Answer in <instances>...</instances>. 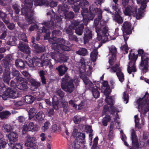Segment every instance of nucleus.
Returning <instances> with one entry per match:
<instances>
[{"label":"nucleus","instance_id":"obj_4","mask_svg":"<svg viewBox=\"0 0 149 149\" xmlns=\"http://www.w3.org/2000/svg\"><path fill=\"white\" fill-rule=\"evenodd\" d=\"M105 101L110 106H108L107 105L104 106L103 110V113L105 114L107 112H109L111 114L113 115L116 111H117L118 112H119L118 109V107L113 106L115 103L114 100L111 96L106 97Z\"/></svg>","mask_w":149,"mask_h":149},{"label":"nucleus","instance_id":"obj_25","mask_svg":"<svg viewBox=\"0 0 149 149\" xmlns=\"http://www.w3.org/2000/svg\"><path fill=\"white\" fill-rule=\"evenodd\" d=\"M6 91L8 93V96L9 97L15 98L18 97L19 96V93L17 92L12 90L10 88H8Z\"/></svg>","mask_w":149,"mask_h":149},{"label":"nucleus","instance_id":"obj_45","mask_svg":"<svg viewBox=\"0 0 149 149\" xmlns=\"http://www.w3.org/2000/svg\"><path fill=\"white\" fill-rule=\"evenodd\" d=\"M119 81L121 83L123 82L125 80V76L123 73L121 71L116 73Z\"/></svg>","mask_w":149,"mask_h":149},{"label":"nucleus","instance_id":"obj_51","mask_svg":"<svg viewBox=\"0 0 149 149\" xmlns=\"http://www.w3.org/2000/svg\"><path fill=\"white\" fill-rule=\"evenodd\" d=\"M110 52L111 53L112 56H114L116 58V54L117 53V49L115 46H111L109 48Z\"/></svg>","mask_w":149,"mask_h":149},{"label":"nucleus","instance_id":"obj_17","mask_svg":"<svg viewBox=\"0 0 149 149\" xmlns=\"http://www.w3.org/2000/svg\"><path fill=\"white\" fill-rule=\"evenodd\" d=\"M84 36L83 37L84 44H86L92 38V31L88 29H86L84 32Z\"/></svg>","mask_w":149,"mask_h":149},{"label":"nucleus","instance_id":"obj_33","mask_svg":"<svg viewBox=\"0 0 149 149\" xmlns=\"http://www.w3.org/2000/svg\"><path fill=\"white\" fill-rule=\"evenodd\" d=\"M13 130L11 126L8 124H4L2 126V130L5 133H8Z\"/></svg>","mask_w":149,"mask_h":149},{"label":"nucleus","instance_id":"obj_49","mask_svg":"<svg viewBox=\"0 0 149 149\" xmlns=\"http://www.w3.org/2000/svg\"><path fill=\"white\" fill-rule=\"evenodd\" d=\"M22 1L25 4V6L32 8L33 0H22Z\"/></svg>","mask_w":149,"mask_h":149},{"label":"nucleus","instance_id":"obj_2","mask_svg":"<svg viewBox=\"0 0 149 149\" xmlns=\"http://www.w3.org/2000/svg\"><path fill=\"white\" fill-rule=\"evenodd\" d=\"M138 55L141 56V61L139 68L143 73H146L148 71L149 54L145 53L144 50L141 49H138Z\"/></svg>","mask_w":149,"mask_h":149},{"label":"nucleus","instance_id":"obj_10","mask_svg":"<svg viewBox=\"0 0 149 149\" xmlns=\"http://www.w3.org/2000/svg\"><path fill=\"white\" fill-rule=\"evenodd\" d=\"M131 24L130 22L127 21L124 22L122 27L124 38H129V35L131 34L132 31L131 30Z\"/></svg>","mask_w":149,"mask_h":149},{"label":"nucleus","instance_id":"obj_64","mask_svg":"<svg viewBox=\"0 0 149 149\" xmlns=\"http://www.w3.org/2000/svg\"><path fill=\"white\" fill-rule=\"evenodd\" d=\"M50 55L52 58L54 59L55 61H58V54L52 52L50 53Z\"/></svg>","mask_w":149,"mask_h":149},{"label":"nucleus","instance_id":"obj_60","mask_svg":"<svg viewBox=\"0 0 149 149\" xmlns=\"http://www.w3.org/2000/svg\"><path fill=\"white\" fill-rule=\"evenodd\" d=\"M62 104L63 111L65 113H66L68 111V103L67 102H63Z\"/></svg>","mask_w":149,"mask_h":149},{"label":"nucleus","instance_id":"obj_39","mask_svg":"<svg viewBox=\"0 0 149 149\" xmlns=\"http://www.w3.org/2000/svg\"><path fill=\"white\" fill-rule=\"evenodd\" d=\"M45 117V115L42 111L38 112L36 116V118L38 121L43 120Z\"/></svg>","mask_w":149,"mask_h":149},{"label":"nucleus","instance_id":"obj_57","mask_svg":"<svg viewBox=\"0 0 149 149\" xmlns=\"http://www.w3.org/2000/svg\"><path fill=\"white\" fill-rule=\"evenodd\" d=\"M58 10H61L62 11L63 13H64V12L67 11L66 9L68 8V6L67 4L63 3L61 5L58 6Z\"/></svg>","mask_w":149,"mask_h":149},{"label":"nucleus","instance_id":"obj_13","mask_svg":"<svg viewBox=\"0 0 149 149\" xmlns=\"http://www.w3.org/2000/svg\"><path fill=\"white\" fill-rule=\"evenodd\" d=\"M81 22V21H79L78 19L75 20V33L79 36L82 35L84 31V24H85L84 23L80 24L77 28V26H78Z\"/></svg>","mask_w":149,"mask_h":149},{"label":"nucleus","instance_id":"obj_37","mask_svg":"<svg viewBox=\"0 0 149 149\" xmlns=\"http://www.w3.org/2000/svg\"><path fill=\"white\" fill-rule=\"evenodd\" d=\"M42 32L46 33L45 35H44V39L47 40L49 38L50 35V33L49 29H46L45 26L42 27L41 29Z\"/></svg>","mask_w":149,"mask_h":149},{"label":"nucleus","instance_id":"obj_32","mask_svg":"<svg viewBox=\"0 0 149 149\" xmlns=\"http://www.w3.org/2000/svg\"><path fill=\"white\" fill-rule=\"evenodd\" d=\"M11 113L8 111L0 112V118L2 119H6L11 115Z\"/></svg>","mask_w":149,"mask_h":149},{"label":"nucleus","instance_id":"obj_26","mask_svg":"<svg viewBox=\"0 0 149 149\" xmlns=\"http://www.w3.org/2000/svg\"><path fill=\"white\" fill-rule=\"evenodd\" d=\"M68 68L66 66L61 65L58 66L56 69L59 72V74L60 76H62L68 70Z\"/></svg>","mask_w":149,"mask_h":149},{"label":"nucleus","instance_id":"obj_9","mask_svg":"<svg viewBox=\"0 0 149 149\" xmlns=\"http://www.w3.org/2000/svg\"><path fill=\"white\" fill-rule=\"evenodd\" d=\"M108 27H104L103 28L102 31H100L99 32L97 33V39L98 40H101L103 43H105L108 40Z\"/></svg>","mask_w":149,"mask_h":149},{"label":"nucleus","instance_id":"obj_1","mask_svg":"<svg viewBox=\"0 0 149 149\" xmlns=\"http://www.w3.org/2000/svg\"><path fill=\"white\" fill-rule=\"evenodd\" d=\"M79 65L81 66L79 68L80 78L85 84L86 88L92 91L95 88L93 84L89 80L87 75L85 74V73H86V65L85 63H79Z\"/></svg>","mask_w":149,"mask_h":149},{"label":"nucleus","instance_id":"obj_22","mask_svg":"<svg viewBox=\"0 0 149 149\" xmlns=\"http://www.w3.org/2000/svg\"><path fill=\"white\" fill-rule=\"evenodd\" d=\"M47 15L50 17L51 18L50 21L44 22L42 24L47 28H52L54 25V22L53 21L54 19V17H53L52 15L49 13H47Z\"/></svg>","mask_w":149,"mask_h":149},{"label":"nucleus","instance_id":"obj_23","mask_svg":"<svg viewBox=\"0 0 149 149\" xmlns=\"http://www.w3.org/2000/svg\"><path fill=\"white\" fill-rule=\"evenodd\" d=\"M85 137L84 133H81L75 139V142L83 145L85 143Z\"/></svg>","mask_w":149,"mask_h":149},{"label":"nucleus","instance_id":"obj_7","mask_svg":"<svg viewBox=\"0 0 149 149\" xmlns=\"http://www.w3.org/2000/svg\"><path fill=\"white\" fill-rule=\"evenodd\" d=\"M21 15L25 16L26 20L29 24L33 22L34 12L33 9L24 6L21 8Z\"/></svg>","mask_w":149,"mask_h":149},{"label":"nucleus","instance_id":"obj_62","mask_svg":"<svg viewBox=\"0 0 149 149\" xmlns=\"http://www.w3.org/2000/svg\"><path fill=\"white\" fill-rule=\"evenodd\" d=\"M11 74L13 76L15 77L20 75V72L18 70L15 68H13L12 70Z\"/></svg>","mask_w":149,"mask_h":149},{"label":"nucleus","instance_id":"obj_30","mask_svg":"<svg viewBox=\"0 0 149 149\" xmlns=\"http://www.w3.org/2000/svg\"><path fill=\"white\" fill-rule=\"evenodd\" d=\"M77 54L81 56H84L88 54L87 49L84 48H80L79 50L76 52Z\"/></svg>","mask_w":149,"mask_h":149},{"label":"nucleus","instance_id":"obj_8","mask_svg":"<svg viewBox=\"0 0 149 149\" xmlns=\"http://www.w3.org/2000/svg\"><path fill=\"white\" fill-rule=\"evenodd\" d=\"M96 10L95 8L93 6H90L89 8V11L86 14L83 15V19H84L83 23L86 25H87L89 20H93L95 15Z\"/></svg>","mask_w":149,"mask_h":149},{"label":"nucleus","instance_id":"obj_50","mask_svg":"<svg viewBox=\"0 0 149 149\" xmlns=\"http://www.w3.org/2000/svg\"><path fill=\"white\" fill-rule=\"evenodd\" d=\"M12 7L15 13L17 14H18L21 9L20 6L17 4L15 3L13 4Z\"/></svg>","mask_w":149,"mask_h":149},{"label":"nucleus","instance_id":"obj_19","mask_svg":"<svg viewBox=\"0 0 149 149\" xmlns=\"http://www.w3.org/2000/svg\"><path fill=\"white\" fill-rule=\"evenodd\" d=\"M132 138V145L137 148H138L139 146V143L138 141L137 136H136L135 131L134 130H132L131 133Z\"/></svg>","mask_w":149,"mask_h":149},{"label":"nucleus","instance_id":"obj_21","mask_svg":"<svg viewBox=\"0 0 149 149\" xmlns=\"http://www.w3.org/2000/svg\"><path fill=\"white\" fill-rule=\"evenodd\" d=\"M9 141L12 143V142H16L17 141L18 137L17 134L13 132H11L9 134L6 135Z\"/></svg>","mask_w":149,"mask_h":149},{"label":"nucleus","instance_id":"obj_59","mask_svg":"<svg viewBox=\"0 0 149 149\" xmlns=\"http://www.w3.org/2000/svg\"><path fill=\"white\" fill-rule=\"evenodd\" d=\"M96 10V12L97 15L98 19L101 20L102 17V11L101 9H100L98 8H95Z\"/></svg>","mask_w":149,"mask_h":149},{"label":"nucleus","instance_id":"obj_35","mask_svg":"<svg viewBox=\"0 0 149 149\" xmlns=\"http://www.w3.org/2000/svg\"><path fill=\"white\" fill-rule=\"evenodd\" d=\"M29 81L31 84L32 87H33L36 89H37L41 85L40 83L39 82L36 81L35 80L31 78L29 80Z\"/></svg>","mask_w":149,"mask_h":149},{"label":"nucleus","instance_id":"obj_36","mask_svg":"<svg viewBox=\"0 0 149 149\" xmlns=\"http://www.w3.org/2000/svg\"><path fill=\"white\" fill-rule=\"evenodd\" d=\"M111 119V117L109 115H106L102 120V123L103 125L104 126H107V123L110 122Z\"/></svg>","mask_w":149,"mask_h":149},{"label":"nucleus","instance_id":"obj_12","mask_svg":"<svg viewBox=\"0 0 149 149\" xmlns=\"http://www.w3.org/2000/svg\"><path fill=\"white\" fill-rule=\"evenodd\" d=\"M10 73V68H6L3 71L2 75L3 81L8 85L10 84V81L11 79Z\"/></svg>","mask_w":149,"mask_h":149},{"label":"nucleus","instance_id":"obj_58","mask_svg":"<svg viewBox=\"0 0 149 149\" xmlns=\"http://www.w3.org/2000/svg\"><path fill=\"white\" fill-rule=\"evenodd\" d=\"M26 63L29 67L31 68L35 67L34 58L33 59L29 58L28 61H26Z\"/></svg>","mask_w":149,"mask_h":149},{"label":"nucleus","instance_id":"obj_20","mask_svg":"<svg viewBox=\"0 0 149 149\" xmlns=\"http://www.w3.org/2000/svg\"><path fill=\"white\" fill-rule=\"evenodd\" d=\"M131 15H132L134 17H136L137 19H139L143 17V15L141 13H139V9L137 12V8L134 6H132L131 9Z\"/></svg>","mask_w":149,"mask_h":149},{"label":"nucleus","instance_id":"obj_15","mask_svg":"<svg viewBox=\"0 0 149 149\" xmlns=\"http://www.w3.org/2000/svg\"><path fill=\"white\" fill-rule=\"evenodd\" d=\"M115 11L113 17V19L118 24H121L123 22V19L120 14L121 13L120 9L113 10Z\"/></svg>","mask_w":149,"mask_h":149},{"label":"nucleus","instance_id":"obj_54","mask_svg":"<svg viewBox=\"0 0 149 149\" xmlns=\"http://www.w3.org/2000/svg\"><path fill=\"white\" fill-rule=\"evenodd\" d=\"M27 126L29 128V131H31L32 130L35 131H37L38 130V128L37 127H34V124L32 122L30 123Z\"/></svg>","mask_w":149,"mask_h":149},{"label":"nucleus","instance_id":"obj_47","mask_svg":"<svg viewBox=\"0 0 149 149\" xmlns=\"http://www.w3.org/2000/svg\"><path fill=\"white\" fill-rule=\"evenodd\" d=\"M98 88H99L96 87L91 91L93 95L95 98H97L100 96V92L98 90Z\"/></svg>","mask_w":149,"mask_h":149},{"label":"nucleus","instance_id":"obj_28","mask_svg":"<svg viewBox=\"0 0 149 149\" xmlns=\"http://www.w3.org/2000/svg\"><path fill=\"white\" fill-rule=\"evenodd\" d=\"M109 68H110L109 71L111 73H116L117 72H119L121 71V68L119 67V65L118 64H116L114 66L111 67L109 66L107 68V69L108 70Z\"/></svg>","mask_w":149,"mask_h":149},{"label":"nucleus","instance_id":"obj_6","mask_svg":"<svg viewBox=\"0 0 149 149\" xmlns=\"http://www.w3.org/2000/svg\"><path fill=\"white\" fill-rule=\"evenodd\" d=\"M132 50H131L128 55L129 61L128 62L127 70L129 74L132 72H135L137 71L136 66V62L138 57V54L135 55L134 53H132Z\"/></svg>","mask_w":149,"mask_h":149},{"label":"nucleus","instance_id":"obj_34","mask_svg":"<svg viewBox=\"0 0 149 149\" xmlns=\"http://www.w3.org/2000/svg\"><path fill=\"white\" fill-rule=\"evenodd\" d=\"M16 87L17 88L20 90L25 91L27 89L28 86L27 84L25 82H23L17 84Z\"/></svg>","mask_w":149,"mask_h":149},{"label":"nucleus","instance_id":"obj_44","mask_svg":"<svg viewBox=\"0 0 149 149\" xmlns=\"http://www.w3.org/2000/svg\"><path fill=\"white\" fill-rule=\"evenodd\" d=\"M98 54V53L97 50L96 49H94L91 53L90 56L93 61H96L97 58V56Z\"/></svg>","mask_w":149,"mask_h":149},{"label":"nucleus","instance_id":"obj_55","mask_svg":"<svg viewBox=\"0 0 149 149\" xmlns=\"http://www.w3.org/2000/svg\"><path fill=\"white\" fill-rule=\"evenodd\" d=\"M131 9L132 6H128L125 8L124 13L126 15L129 16L131 15Z\"/></svg>","mask_w":149,"mask_h":149},{"label":"nucleus","instance_id":"obj_11","mask_svg":"<svg viewBox=\"0 0 149 149\" xmlns=\"http://www.w3.org/2000/svg\"><path fill=\"white\" fill-rule=\"evenodd\" d=\"M0 19L7 24H8L7 27L10 30L14 29L15 25L13 23H9V19L7 17V15L5 13L0 10Z\"/></svg>","mask_w":149,"mask_h":149},{"label":"nucleus","instance_id":"obj_56","mask_svg":"<svg viewBox=\"0 0 149 149\" xmlns=\"http://www.w3.org/2000/svg\"><path fill=\"white\" fill-rule=\"evenodd\" d=\"M55 40H56L59 47L62 45H66L67 44V43L66 42L65 40L63 38H56Z\"/></svg>","mask_w":149,"mask_h":149},{"label":"nucleus","instance_id":"obj_5","mask_svg":"<svg viewBox=\"0 0 149 149\" xmlns=\"http://www.w3.org/2000/svg\"><path fill=\"white\" fill-rule=\"evenodd\" d=\"M149 96L148 92H146L144 96L142 98H140L137 101L139 111L144 115L149 111V104L147 103Z\"/></svg>","mask_w":149,"mask_h":149},{"label":"nucleus","instance_id":"obj_53","mask_svg":"<svg viewBox=\"0 0 149 149\" xmlns=\"http://www.w3.org/2000/svg\"><path fill=\"white\" fill-rule=\"evenodd\" d=\"M50 125V123L48 121L45 122L44 125L41 127V130L43 132H45L49 128Z\"/></svg>","mask_w":149,"mask_h":149},{"label":"nucleus","instance_id":"obj_3","mask_svg":"<svg viewBox=\"0 0 149 149\" xmlns=\"http://www.w3.org/2000/svg\"><path fill=\"white\" fill-rule=\"evenodd\" d=\"M61 87L65 91L72 92L74 87L73 79L68 74H66L61 79Z\"/></svg>","mask_w":149,"mask_h":149},{"label":"nucleus","instance_id":"obj_31","mask_svg":"<svg viewBox=\"0 0 149 149\" xmlns=\"http://www.w3.org/2000/svg\"><path fill=\"white\" fill-rule=\"evenodd\" d=\"M15 65L16 67L21 68H24L25 63L21 59H18L15 61Z\"/></svg>","mask_w":149,"mask_h":149},{"label":"nucleus","instance_id":"obj_41","mask_svg":"<svg viewBox=\"0 0 149 149\" xmlns=\"http://www.w3.org/2000/svg\"><path fill=\"white\" fill-rule=\"evenodd\" d=\"M35 66H37L39 67H41L43 65L42 62L41 60L37 56L34 57Z\"/></svg>","mask_w":149,"mask_h":149},{"label":"nucleus","instance_id":"obj_61","mask_svg":"<svg viewBox=\"0 0 149 149\" xmlns=\"http://www.w3.org/2000/svg\"><path fill=\"white\" fill-rule=\"evenodd\" d=\"M74 28L72 26H69L66 30V33L69 35H72L73 33Z\"/></svg>","mask_w":149,"mask_h":149},{"label":"nucleus","instance_id":"obj_52","mask_svg":"<svg viewBox=\"0 0 149 149\" xmlns=\"http://www.w3.org/2000/svg\"><path fill=\"white\" fill-rule=\"evenodd\" d=\"M113 2H112L111 3V6L112 9L113 10L120 9L119 8V5L117 3L118 0H113Z\"/></svg>","mask_w":149,"mask_h":149},{"label":"nucleus","instance_id":"obj_43","mask_svg":"<svg viewBox=\"0 0 149 149\" xmlns=\"http://www.w3.org/2000/svg\"><path fill=\"white\" fill-rule=\"evenodd\" d=\"M36 109L34 108H32L29 109L28 111L29 115V119H31L37 113Z\"/></svg>","mask_w":149,"mask_h":149},{"label":"nucleus","instance_id":"obj_27","mask_svg":"<svg viewBox=\"0 0 149 149\" xmlns=\"http://www.w3.org/2000/svg\"><path fill=\"white\" fill-rule=\"evenodd\" d=\"M34 2L35 6H48L49 4V1L47 0H35Z\"/></svg>","mask_w":149,"mask_h":149},{"label":"nucleus","instance_id":"obj_18","mask_svg":"<svg viewBox=\"0 0 149 149\" xmlns=\"http://www.w3.org/2000/svg\"><path fill=\"white\" fill-rule=\"evenodd\" d=\"M13 58L11 54H9L5 56V58L2 60V65L5 68H8V66L11 64V62Z\"/></svg>","mask_w":149,"mask_h":149},{"label":"nucleus","instance_id":"obj_42","mask_svg":"<svg viewBox=\"0 0 149 149\" xmlns=\"http://www.w3.org/2000/svg\"><path fill=\"white\" fill-rule=\"evenodd\" d=\"M65 18L67 19H72L74 17V13L72 12L65 11L64 12Z\"/></svg>","mask_w":149,"mask_h":149},{"label":"nucleus","instance_id":"obj_40","mask_svg":"<svg viewBox=\"0 0 149 149\" xmlns=\"http://www.w3.org/2000/svg\"><path fill=\"white\" fill-rule=\"evenodd\" d=\"M101 20L96 18L94 20V25L95 27V31L96 33L99 32L100 30V25L99 22Z\"/></svg>","mask_w":149,"mask_h":149},{"label":"nucleus","instance_id":"obj_63","mask_svg":"<svg viewBox=\"0 0 149 149\" xmlns=\"http://www.w3.org/2000/svg\"><path fill=\"white\" fill-rule=\"evenodd\" d=\"M7 88L5 86V85L3 84H0V93H2L5 92L7 90Z\"/></svg>","mask_w":149,"mask_h":149},{"label":"nucleus","instance_id":"obj_14","mask_svg":"<svg viewBox=\"0 0 149 149\" xmlns=\"http://www.w3.org/2000/svg\"><path fill=\"white\" fill-rule=\"evenodd\" d=\"M18 47L19 50L22 52L28 54L30 53L31 51L28 45L23 42H20Z\"/></svg>","mask_w":149,"mask_h":149},{"label":"nucleus","instance_id":"obj_48","mask_svg":"<svg viewBox=\"0 0 149 149\" xmlns=\"http://www.w3.org/2000/svg\"><path fill=\"white\" fill-rule=\"evenodd\" d=\"M35 100L34 97L31 95H26L25 97V101L28 104H30L32 103Z\"/></svg>","mask_w":149,"mask_h":149},{"label":"nucleus","instance_id":"obj_24","mask_svg":"<svg viewBox=\"0 0 149 149\" xmlns=\"http://www.w3.org/2000/svg\"><path fill=\"white\" fill-rule=\"evenodd\" d=\"M89 4V2L86 0L81 1L79 3V5H75V13L78 12L80 8H82L84 6H87Z\"/></svg>","mask_w":149,"mask_h":149},{"label":"nucleus","instance_id":"obj_46","mask_svg":"<svg viewBox=\"0 0 149 149\" xmlns=\"http://www.w3.org/2000/svg\"><path fill=\"white\" fill-rule=\"evenodd\" d=\"M39 75L40 77L41 82L42 84H45L46 83V79L45 78V71L42 70L38 72Z\"/></svg>","mask_w":149,"mask_h":149},{"label":"nucleus","instance_id":"obj_16","mask_svg":"<svg viewBox=\"0 0 149 149\" xmlns=\"http://www.w3.org/2000/svg\"><path fill=\"white\" fill-rule=\"evenodd\" d=\"M137 3L140 7L139 8V13H141L143 16L144 15V10L146 8L148 1L146 0H136Z\"/></svg>","mask_w":149,"mask_h":149},{"label":"nucleus","instance_id":"obj_29","mask_svg":"<svg viewBox=\"0 0 149 149\" xmlns=\"http://www.w3.org/2000/svg\"><path fill=\"white\" fill-rule=\"evenodd\" d=\"M35 137H34L31 136L29 135H28L26 137V141L25 143V146H31L35 140Z\"/></svg>","mask_w":149,"mask_h":149},{"label":"nucleus","instance_id":"obj_38","mask_svg":"<svg viewBox=\"0 0 149 149\" xmlns=\"http://www.w3.org/2000/svg\"><path fill=\"white\" fill-rule=\"evenodd\" d=\"M8 38L9 39L7 42V44L11 46L15 45L17 40L16 38L13 36H9Z\"/></svg>","mask_w":149,"mask_h":149}]
</instances>
